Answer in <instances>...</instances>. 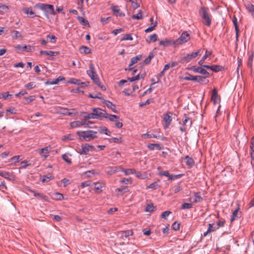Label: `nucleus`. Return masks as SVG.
I'll return each instance as SVG.
<instances>
[{
	"instance_id": "1",
	"label": "nucleus",
	"mask_w": 254,
	"mask_h": 254,
	"mask_svg": "<svg viewBox=\"0 0 254 254\" xmlns=\"http://www.w3.org/2000/svg\"><path fill=\"white\" fill-rule=\"evenodd\" d=\"M199 14L202 19V23L207 26H209L211 24V15L209 12L207 7L202 6L199 10Z\"/></svg>"
},
{
	"instance_id": "2",
	"label": "nucleus",
	"mask_w": 254,
	"mask_h": 254,
	"mask_svg": "<svg viewBox=\"0 0 254 254\" xmlns=\"http://www.w3.org/2000/svg\"><path fill=\"white\" fill-rule=\"evenodd\" d=\"M89 69L87 70V74L90 76L93 82L97 84L101 89L105 90L106 88L104 86L101 85V83L98 75L95 71V67L93 64L90 63L89 64Z\"/></svg>"
},
{
	"instance_id": "3",
	"label": "nucleus",
	"mask_w": 254,
	"mask_h": 254,
	"mask_svg": "<svg viewBox=\"0 0 254 254\" xmlns=\"http://www.w3.org/2000/svg\"><path fill=\"white\" fill-rule=\"evenodd\" d=\"M35 7L44 11L45 16L48 19L49 18V14L54 15L56 14L54 7L53 5L39 3L35 5Z\"/></svg>"
},
{
	"instance_id": "4",
	"label": "nucleus",
	"mask_w": 254,
	"mask_h": 254,
	"mask_svg": "<svg viewBox=\"0 0 254 254\" xmlns=\"http://www.w3.org/2000/svg\"><path fill=\"white\" fill-rule=\"evenodd\" d=\"M96 131L93 130L78 131L77 134L81 139L89 141L97 137Z\"/></svg>"
},
{
	"instance_id": "5",
	"label": "nucleus",
	"mask_w": 254,
	"mask_h": 254,
	"mask_svg": "<svg viewBox=\"0 0 254 254\" xmlns=\"http://www.w3.org/2000/svg\"><path fill=\"white\" fill-rule=\"evenodd\" d=\"M190 34L186 31L182 33L180 37L174 42L176 45H182L186 43L190 39Z\"/></svg>"
},
{
	"instance_id": "6",
	"label": "nucleus",
	"mask_w": 254,
	"mask_h": 254,
	"mask_svg": "<svg viewBox=\"0 0 254 254\" xmlns=\"http://www.w3.org/2000/svg\"><path fill=\"white\" fill-rule=\"evenodd\" d=\"M92 111L95 119H102L107 116L106 112L100 108H93Z\"/></svg>"
},
{
	"instance_id": "7",
	"label": "nucleus",
	"mask_w": 254,
	"mask_h": 254,
	"mask_svg": "<svg viewBox=\"0 0 254 254\" xmlns=\"http://www.w3.org/2000/svg\"><path fill=\"white\" fill-rule=\"evenodd\" d=\"M201 54V50L199 49L195 52H192L190 54H187L183 58V60L185 62L188 63L190 62L192 59L195 58L198 56H200Z\"/></svg>"
},
{
	"instance_id": "8",
	"label": "nucleus",
	"mask_w": 254,
	"mask_h": 254,
	"mask_svg": "<svg viewBox=\"0 0 254 254\" xmlns=\"http://www.w3.org/2000/svg\"><path fill=\"white\" fill-rule=\"evenodd\" d=\"M94 147L88 144H85L81 146V148L79 149V152L81 154L87 155L89 152L93 151Z\"/></svg>"
},
{
	"instance_id": "9",
	"label": "nucleus",
	"mask_w": 254,
	"mask_h": 254,
	"mask_svg": "<svg viewBox=\"0 0 254 254\" xmlns=\"http://www.w3.org/2000/svg\"><path fill=\"white\" fill-rule=\"evenodd\" d=\"M91 122L88 121L87 123H86L84 120L83 119L81 121H76L72 122L70 123V126L72 128L79 127L83 125H89V124H91Z\"/></svg>"
},
{
	"instance_id": "10",
	"label": "nucleus",
	"mask_w": 254,
	"mask_h": 254,
	"mask_svg": "<svg viewBox=\"0 0 254 254\" xmlns=\"http://www.w3.org/2000/svg\"><path fill=\"white\" fill-rule=\"evenodd\" d=\"M190 69L192 70L194 72L201 73L203 75H206V76H208L209 75V73L201 67L192 66L190 68Z\"/></svg>"
},
{
	"instance_id": "11",
	"label": "nucleus",
	"mask_w": 254,
	"mask_h": 254,
	"mask_svg": "<svg viewBox=\"0 0 254 254\" xmlns=\"http://www.w3.org/2000/svg\"><path fill=\"white\" fill-rule=\"evenodd\" d=\"M92 186H94V190L98 193H100L102 191V189L105 187V184L101 182L93 183Z\"/></svg>"
},
{
	"instance_id": "12",
	"label": "nucleus",
	"mask_w": 254,
	"mask_h": 254,
	"mask_svg": "<svg viewBox=\"0 0 254 254\" xmlns=\"http://www.w3.org/2000/svg\"><path fill=\"white\" fill-rule=\"evenodd\" d=\"M68 83L76 84L77 85H80L82 87H83L84 86H87L89 82H81L80 80L77 79L75 78H71L68 81Z\"/></svg>"
},
{
	"instance_id": "13",
	"label": "nucleus",
	"mask_w": 254,
	"mask_h": 254,
	"mask_svg": "<svg viewBox=\"0 0 254 254\" xmlns=\"http://www.w3.org/2000/svg\"><path fill=\"white\" fill-rule=\"evenodd\" d=\"M172 120L171 113H166L163 116V121L165 122V128H167L170 125Z\"/></svg>"
},
{
	"instance_id": "14",
	"label": "nucleus",
	"mask_w": 254,
	"mask_h": 254,
	"mask_svg": "<svg viewBox=\"0 0 254 254\" xmlns=\"http://www.w3.org/2000/svg\"><path fill=\"white\" fill-rule=\"evenodd\" d=\"M111 8L113 11L114 14L116 16L123 17L125 16V14L121 11L118 6L112 5Z\"/></svg>"
},
{
	"instance_id": "15",
	"label": "nucleus",
	"mask_w": 254,
	"mask_h": 254,
	"mask_svg": "<svg viewBox=\"0 0 254 254\" xmlns=\"http://www.w3.org/2000/svg\"><path fill=\"white\" fill-rule=\"evenodd\" d=\"M64 80V78L62 76H59L58 78L54 79L52 80H48L45 82L46 85H54V84H58L60 81H62Z\"/></svg>"
},
{
	"instance_id": "16",
	"label": "nucleus",
	"mask_w": 254,
	"mask_h": 254,
	"mask_svg": "<svg viewBox=\"0 0 254 254\" xmlns=\"http://www.w3.org/2000/svg\"><path fill=\"white\" fill-rule=\"evenodd\" d=\"M23 12L29 15L30 17H34L36 16L35 12L33 11L32 8L31 7H25L22 9Z\"/></svg>"
},
{
	"instance_id": "17",
	"label": "nucleus",
	"mask_w": 254,
	"mask_h": 254,
	"mask_svg": "<svg viewBox=\"0 0 254 254\" xmlns=\"http://www.w3.org/2000/svg\"><path fill=\"white\" fill-rule=\"evenodd\" d=\"M245 7L247 10L251 13L252 16L254 18V5L250 2H247L245 4Z\"/></svg>"
},
{
	"instance_id": "18",
	"label": "nucleus",
	"mask_w": 254,
	"mask_h": 254,
	"mask_svg": "<svg viewBox=\"0 0 254 254\" xmlns=\"http://www.w3.org/2000/svg\"><path fill=\"white\" fill-rule=\"evenodd\" d=\"M15 48L18 50H19L20 51H27V52H30L31 51V46H30V45H28V46H22V45H17L15 46Z\"/></svg>"
},
{
	"instance_id": "19",
	"label": "nucleus",
	"mask_w": 254,
	"mask_h": 254,
	"mask_svg": "<svg viewBox=\"0 0 254 254\" xmlns=\"http://www.w3.org/2000/svg\"><path fill=\"white\" fill-rule=\"evenodd\" d=\"M241 217V212L239 211V208L236 209L232 213L231 217V221L233 222L234 220L238 219Z\"/></svg>"
},
{
	"instance_id": "20",
	"label": "nucleus",
	"mask_w": 254,
	"mask_h": 254,
	"mask_svg": "<svg viewBox=\"0 0 254 254\" xmlns=\"http://www.w3.org/2000/svg\"><path fill=\"white\" fill-rule=\"evenodd\" d=\"M29 191L33 193V194L35 197H39L41 198H42V199L45 200V201L48 200V196L43 194V193L36 192L35 190H32L30 189L29 190Z\"/></svg>"
},
{
	"instance_id": "21",
	"label": "nucleus",
	"mask_w": 254,
	"mask_h": 254,
	"mask_svg": "<svg viewBox=\"0 0 254 254\" xmlns=\"http://www.w3.org/2000/svg\"><path fill=\"white\" fill-rule=\"evenodd\" d=\"M103 103L104 104H105L108 108L111 109L113 112H116V107L115 105L112 102H111L108 100H104V101H103Z\"/></svg>"
},
{
	"instance_id": "22",
	"label": "nucleus",
	"mask_w": 254,
	"mask_h": 254,
	"mask_svg": "<svg viewBox=\"0 0 254 254\" xmlns=\"http://www.w3.org/2000/svg\"><path fill=\"white\" fill-rule=\"evenodd\" d=\"M50 152V149L49 147H46L45 148L41 149L39 151V154L45 159L47 156L44 155V154H48Z\"/></svg>"
},
{
	"instance_id": "23",
	"label": "nucleus",
	"mask_w": 254,
	"mask_h": 254,
	"mask_svg": "<svg viewBox=\"0 0 254 254\" xmlns=\"http://www.w3.org/2000/svg\"><path fill=\"white\" fill-rule=\"evenodd\" d=\"M142 59L141 55H138L135 57H134L131 59L130 64H129V66L130 67L135 63H137L138 61H140Z\"/></svg>"
},
{
	"instance_id": "24",
	"label": "nucleus",
	"mask_w": 254,
	"mask_h": 254,
	"mask_svg": "<svg viewBox=\"0 0 254 254\" xmlns=\"http://www.w3.org/2000/svg\"><path fill=\"white\" fill-rule=\"evenodd\" d=\"M41 55H45L50 56H56L58 55V53L57 52L52 51H41L40 52Z\"/></svg>"
},
{
	"instance_id": "25",
	"label": "nucleus",
	"mask_w": 254,
	"mask_h": 254,
	"mask_svg": "<svg viewBox=\"0 0 254 254\" xmlns=\"http://www.w3.org/2000/svg\"><path fill=\"white\" fill-rule=\"evenodd\" d=\"M196 81L200 83L206 84L209 82V80L206 78V77L202 76H196Z\"/></svg>"
},
{
	"instance_id": "26",
	"label": "nucleus",
	"mask_w": 254,
	"mask_h": 254,
	"mask_svg": "<svg viewBox=\"0 0 254 254\" xmlns=\"http://www.w3.org/2000/svg\"><path fill=\"white\" fill-rule=\"evenodd\" d=\"M147 147L151 150H153L155 149H157V150L161 149L160 145L158 143H156V144L150 143L147 145Z\"/></svg>"
},
{
	"instance_id": "27",
	"label": "nucleus",
	"mask_w": 254,
	"mask_h": 254,
	"mask_svg": "<svg viewBox=\"0 0 254 254\" xmlns=\"http://www.w3.org/2000/svg\"><path fill=\"white\" fill-rule=\"evenodd\" d=\"M211 100L214 104H216L218 101V94L216 89H214L212 91Z\"/></svg>"
},
{
	"instance_id": "28",
	"label": "nucleus",
	"mask_w": 254,
	"mask_h": 254,
	"mask_svg": "<svg viewBox=\"0 0 254 254\" xmlns=\"http://www.w3.org/2000/svg\"><path fill=\"white\" fill-rule=\"evenodd\" d=\"M211 55V52L210 51H208L207 50L206 51L205 55L203 56L202 59L198 62V64L200 65H202V64H203L205 60L206 59L207 57L210 56Z\"/></svg>"
},
{
	"instance_id": "29",
	"label": "nucleus",
	"mask_w": 254,
	"mask_h": 254,
	"mask_svg": "<svg viewBox=\"0 0 254 254\" xmlns=\"http://www.w3.org/2000/svg\"><path fill=\"white\" fill-rule=\"evenodd\" d=\"M115 191L119 195H122L124 193L128 191V190L127 187L126 186L123 188H118Z\"/></svg>"
},
{
	"instance_id": "30",
	"label": "nucleus",
	"mask_w": 254,
	"mask_h": 254,
	"mask_svg": "<svg viewBox=\"0 0 254 254\" xmlns=\"http://www.w3.org/2000/svg\"><path fill=\"white\" fill-rule=\"evenodd\" d=\"M186 163L188 166L190 167H191L194 164V162L192 158L189 157V156H186L185 157Z\"/></svg>"
},
{
	"instance_id": "31",
	"label": "nucleus",
	"mask_w": 254,
	"mask_h": 254,
	"mask_svg": "<svg viewBox=\"0 0 254 254\" xmlns=\"http://www.w3.org/2000/svg\"><path fill=\"white\" fill-rule=\"evenodd\" d=\"M105 118L108 119L110 121L112 122H117V120H119V117L117 116L114 115H109L107 113V116L105 117Z\"/></svg>"
},
{
	"instance_id": "32",
	"label": "nucleus",
	"mask_w": 254,
	"mask_h": 254,
	"mask_svg": "<svg viewBox=\"0 0 254 254\" xmlns=\"http://www.w3.org/2000/svg\"><path fill=\"white\" fill-rule=\"evenodd\" d=\"M194 202L198 203L202 201L203 198L200 195V192L195 193L194 194Z\"/></svg>"
},
{
	"instance_id": "33",
	"label": "nucleus",
	"mask_w": 254,
	"mask_h": 254,
	"mask_svg": "<svg viewBox=\"0 0 254 254\" xmlns=\"http://www.w3.org/2000/svg\"><path fill=\"white\" fill-rule=\"evenodd\" d=\"M158 36L156 34H154L149 36V40H146L148 43L155 42L157 40Z\"/></svg>"
},
{
	"instance_id": "34",
	"label": "nucleus",
	"mask_w": 254,
	"mask_h": 254,
	"mask_svg": "<svg viewBox=\"0 0 254 254\" xmlns=\"http://www.w3.org/2000/svg\"><path fill=\"white\" fill-rule=\"evenodd\" d=\"M53 197L54 199L57 200H60L64 199L63 195L62 193L59 192H56L53 193Z\"/></svg>"
},
{
	"instance_id": "35",
	"label": "nucleus",
	"mask_w": 254,
	"mask_h": 254,
	"mask_svg": "<svg viewBox=\"0 0 254 254\" xmlns=\"http://www.w3.org/2000/svg\"><path fill=\"white\" fill-rule=\"evenodd\" d=\"M121 171L123 172H124L126 175H128L129 174H133L135 173V170L132 169H121Z\"/></svg>"
},
{
	"instance_id": "36",
	"label": "nucleus",
	"mask_w": 254,
	"mask_h": 254,
	"mask_svg": "<svg viewBox=\"0 0 254 254\" xmlns=\"http://www.w3.org/2000/svg\"><path fill=\"white\" fill-rule=\"evenodd\" d=\"M172 42L171 41L168 40H162L159 42V45L164 47H167L169 45H171Z\"/></svg>"
},
{
	"instance_id": "37",
	"label": "nucleus",
	"mask_w": 254,
	"mask_h": 254,
	"mask_svg": "<svg viewBox=\"0 0 254 254\" xmlns=\"http://www.w3.org/2000/svg\"><path fill=\"white\" fill-rule=\"evenodd\" d=\"M132 18L134 19H142V14L141 13V11L139 10L136 14H134L132 16Z\"/></svg>"
},
{
	"instance_id": "38",
	"label": "nucleus",
	"mask_w": 254,
	"mask_h": 254,
	"mask_svg": "<svg viewBox=\"0 0 254 254\" xmlns=\"http://www.w3.org/2000/svg\"><path fill=\"white\" fill-rule=\"evenodd\" d=\"M232 21H233V23L234 24V25H235V30L236 31V36L237 37H238V24H237V18L235 17V16H234L233 19H232Z\"/></svg>"
},
{
	"instance_id": "39",
	"label": "nucleus",
	"mask_w": 254,
	"mask_h": 254,
	"mask_svg": "<svg viewBox=\"0 0 254 254\" xmlns=\"http://www.w3.org/2000/svg\"><path fill=\"white\" fill-rule=\"evenodd\" d=\"M80 50L81 53L87 54L90 53V49L86 46H82Z\"/></svg>"
},
{
	"instance_id": "40",
	"label": "nucleus",
	"mask_w": 254,
	"mask_h": 254,
	"mask_svg": "<svg viewBox=\"0 0 254 254\" xmlns=\"http://www.w3.org/2000/svg\"><path fill=\"white\" fill-rule=\"evenodd\" d=\"M141 137L143 138H151V137L157 138V136L156 135L154 134L153 133H148L142 134L141 135Z\"/></svg>"
},
{
	"instance_id": "41",
	"label": "nucleus",
	"mask_w": 254,
	"mask_h": 254,
	"mask_svg": "<svg viewBox=\"0 0 254 254\" xmlns=\"http://www.w3.org/2000/svg\"><path fill=\"white\" fill-rule=\"evenodd\" d=\"M253 58H254V54H252V55H251L249 56L248 61V66L251 68H252V67H253Z\"/></svg>"
},
{
	"instance_id": "42",
	"label": "nucleus",
	"mask_w": 254,
	"mask_h": 254,
	"mask_svg": "<svg viewBox=\"0 0 254 254\" xmlns=\"http://www.w3.org/2000/svg\"><path fill=\"white\" fill-rule=\"evenodd\" d=\"M62 158L67 163H68L69 164L71 163V159L68 154H64L63 155Z\"/></svg>"
},
{
	"instance_id": "43",
	"label": "nucleus",
	"mask_w": 254,
	"mask_h": 254,
	"mask_svg": "<svg viewBox=\"0 0 254 254\" xmlns=\"http://www.w3.org/2000/svg\"><path fill=\"white\" fill-rule=\"evenodd\" d=\"M190 122V126L191 125V121L190 120V118L188 117L186 115H184L183 119V125H186V124Z\"/></svg>"
},
{
	"instance_id": "44",
	"label": "nucleus",
	"mask_w": 254,
	"mask_h": 254,
	"mask_svg": "<svg viewBox=\"0 0 254 254\" xmlns=\"http://www.w3.org/2000/svg\"><path fill=\"white\" fill-rule=\"evenodd\" d=\"M8 9V6L0 3V12H7Z\"/></svg>"
},
{
	"instance_id": "45",
	"label": "nucleus",
	"mask_w": 254,
	"mask_h": 254,
	"mask_svg": "<svg viewBox=\"0 0 254 254\" xmlns=\"http://www.w3.org/2000/svg\"><path fill=\"white\" fill-rule=\"evenodd\" d=\"M91 119H95V118H94V116L93 112L91 113L88 114L87 115L85 116L83 118V119L84 120V121H85L86 123L88 122L87 121V120Z\"/></svg>"
},
{
	"instance_id": "46",
	"label": "nucleus",
	"mask_w": 254,
	"mask_h": 254,
	"mask_svg": "<svg viewBox=\"0 0 254 254\" xmlns=\"http://www.w3.org/2000/svg\"><path fill=\"white\" fill-rule=\"evenodd\" d=\"M0 176L4 177V178L7 179L10 177V174L9 172L0 170Z\"/></svg>"
},
{
	"instance_id": "47",
	"label": "nucleus",
	"mask_w": 254,
	"mask_h": 254,
	"mask_svg": "<svg viewBox=\"0 0 254 254\" xmlns=\"http://www.w3.org/2000/svg\"><path fill=\"white\" fill-rule=\"evenodd\" d=\"M159 187L158 184L156 182H154L147 187V189H151L152 190H156Z\"/></svg>"
},
{
	"instance_id": "48",
	"label": "nucleus",
	"mask_w": 254,
	"mask_h": 254,
	"mask_svg": "<svg viewBox=\"0 0 254 254\" xmlns=\"http://www.w3.org/2000/svg\"><path fill=\"white\" fill-rule=\"evenodd\" d=\"M89 96L91 98L99 99L100 100L102 99L101 97V94L100 93H97L96 94H90Z\"/></svg>"
},
{
	"instance_id": "49",
	"label": "nucleus",
	"mask_w": 254,
	"mask_h": 254,
	"mask_svg": "<svg viewBox=\"0 0 254 254\" xmlns=\"http://www.w3.org/2000/svg\"><path fill=\"white\" fill-rule=\"evenodd\" d=\"M172 189L174 193H176L181 190L183 189V188L179 184L177 186H174Z\"/></svg>"
},
{
	"instance_id": "50",
	"label": "nucleus",
	"mask_w": 254,
	"mask_h": 254,
	"mask_svg": "<svg viewBox=\"0 0 254 254\" xmlns=\"http://www.w3.org/2000/svg\"><path fill=\"white\" fill-rule=\"evenodd\" d=\"M217 229L216 226H214L213 224H209V227L207 229L208 232L211 233L214 232Z\"/></svg>"
},
{
	"instance_id": "51",
	"label": "nucleus",
	"mask_w": 254,
	"mask_h": 254,
	"mask_svg": "<svg viewBox=\"0 0 254 254\" xmlns=\"http://www.w3.org/2000/svg\"><path fill=\"white\" fill-rule=\"evenodd\" d=\"M192 207V204L189 203H184L182 205L181 208L182 209H187L191 208Z\"/></svg>"
},
{
	"instance_id": "52",
	"label": "nucleus",
	"mask_w": 254,
	"mask_h": 254,
	"mask_svg": "<svg viewBox=\"0 0 254 254\" xmlns=\"http://www.w3.org/2000/svg\"><path fill=\"white\" fill-rule=\"evenodd\" d=\"M196 79V76H193L190 74L184 77V79L185 80L195 81Z\"/></svg>"
},
{
	"instance_id": "53",
	"label": "nucleus",
	"mask_w": 254,
	"mask_h": 254,
	"mask_svg": "<svg viewBox=\"0 0 254 254\" xmlns=\"http://www.w3.org/2000/svg\"><path fill=\"white\" fill-rule=\"evenodd\" d=\"M211 69L215 72L219 71L221 69V67L219 65H212L211 66Z\"/></svg>"
},
{
	"instance_id": "54",
	"label": "nucleus",
	"mask_w": 254,
	"mask_h": 254,
	"mask_svg": "<svg viewBox=\"0 0 254 254\" xmlns=\"http://www.w3.org/2000/svg\"><path fill=\"white\" fill-rule=\"evenodd\" d=\"M153 57V54L150 53L149 54V56H148V57L147 58H146L145 60H144V63L146 64H149Z\"/></svg>"
},
{
	"instance_id": "55",
	"label": "nucleus",
	"mask_w": 254,
	"mask_h": 254,
	"mask_svg": "<svg viewBox=\"0 0 254 254\" xmlns=\"http://www.w3.org/2000/svg\"><path fill=\"white\" fill-rule=\"evenodd\" d=\"M133 38L130 34H125L122 38L121 41L132 40Z\"/></svg>"
},
{
	"instance_id": "56",
	"label": "nucleus",
	"mask_w": 254,
	"mask_h": 254,
	"mask_svg": "<svg viewBox=\"0 0 254 254\" xmlns=\"http://www.w3.org/2000/svg\"><path fill=\"white\" fill-rule=\"evenodd\" d=\"M164 71H163V70L162 71H161L159 74H157V81L156 82H154L152 83V84H155L156 83H157V82H159V80H160V79L161 78V77L164 76Z\"/></svg>"
},
{
	"instance_id": "57",
	"label": "nucleus",
	"mask_w": 254,
	"mask_h": 254,
	"mask_svg": "<svg viewBox=\"0 0 254 254\" xmlns=\"http://www.w3.org/2000/svg\"><path fill=\"white\" fill-rule=\"evenodd\" d=\"M154 207L152 204H147L146 207V211L147 212H152L154 210Z\"/></svg>"
},
{
	"instance_id": "58",
	"label": "nucleus",
	"mask_w": 254,
	"mask_h": 254,
	"mask_svg": "<svg viewBox=\"0 0 254 254\" xmlns=\"http://www.w3.org/2000/svg\"><path fill=\"white\" fill-rule=\"evenodd\" d=\"M7 113H10L11 114H16L17 113V110L15 108H10L6 110Z\"/></svg>"
},
{
	"instance_id": "59",
	"label": "nucleus",
	"mask_w": 254,
	"mask_h": 254,
	"mask_svg": "<svg viewBox=\"0 0 254 254\" xmlns=\"http://www.w3.org/2000/svg\"><path fill=\"white\" fill-rule=\"evenodd\" d=\"M156 25H157V22H155L154 25H151V26L149 27L146 29H145V32H147V33L151 32L152 31H153L154 30V28L156 26Z\"/></svg>"
},
{
	"instance_id": "60",
	"label": "nucleus",
	"mask_w": 254,
	"mask_h": 254,
	"mask_svg": "<svg viewBox=\"0 0 254 254\" xmlns=\"http://www.w3.org/2000/svg\"><path fill=\"white\" fill-rule=\"evenodd\" d=\"M51 217L53 219H54L55 221L57 222H59L62 219V217L59 215L51 214Z\"/></svg>"
},
{
	"instance_id": "61",
	"label": "nucleus",
	"mask_w": 254,
	"mask_h": 254,
	"mask_svg": "<svg viewBox=\"0 0 254 254\" xmlns=\"http://www.w3.org/2000/svg\"><path fill=\"white\" fill-rule=\"evenodd\" d=\"M35 83L34 82H31L28 84L25 85V87L28 89H31L35 87Z\"/></svg>"
},
{
	"instance_id": "62",
	"label": "nucleus",
	"mask_w": 254,
	"mask_h": 254,
	"mask_svg": "<svg viewBox=\"0 0 254 254\" xmlns=\"http://www.w3.org/2000/svg\"><path fill=\"white\" fill-rule=\"evenodd\" d=\"M51 179H52L51 176H46V175L43 176V178L42 179V182L43 183L48 182L51 180Z\"/></svg>"
},
{
	"instance_id": "63",
	"label": "nucleus",
	"mask_w": 254,
	"mask_h": 254,
	"mask_svg": "<svg viewBox=\"0 0 254 254\" xmlns=\"http://www.w3.org/2000/svg\"><path fill=\"white\" fill-rule=\"evenodd\" d=\"M180 223L175 222L172 225V228L175 231L179 230L180 229Z\"/></svg>"
},
{
	"instance_id": "64",
	"label": "nucleus",
	"mask_w": 254,
	"mask_h": 254,
	"mask_svg": "<svg viewBox=\"0 0 254 254\" xmlns=\"http://www.w3.org/2000/svg\"><path fill=\"white\" fill-rule=\"evenodd\" d=\"M172 212L170 211H166L163 212L161 214V217L162 218L165 219H166V217L168 216Z\"/></svg>"
}]
</instances>
